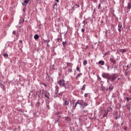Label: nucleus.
<instances>
[{
	"instance_id": "nucleus-1",
	"label": "nucleus",
	"mask_w": 131,
	"mask_h": 131,
	"mask_svg": "<svg viewBox=\"0 0 131 131\" xmlns=\"http://www.w3.org/2000/svg\"><path fill=\"white\" fill-rule=\"evenodd\" d=\"M73 108H72V110H75V108H76L77 105H80V108H81V109H84V107L83 105L82 102V100L80 101L78 100L77 102H76V103L74 104V102H73Z\"/></svg>"
},
{
	"instance_id": "nucleus-2",
	"label": "nucleus",
	"mask_w": 131,
	"mask_h": 131,
	"mask_svg": "<svg viewBox=\"0 0 131 131\" xmlns=\"http://www.w3.org/2000/svg\"><path fill=\"white\" fill-rule=\"evenodd\" d=\"M57 83L59 84V86H62L66 89V84L65 83V80L64 79H61L57 81Z\"/></svg>"
},
{
	"instance_id": "nucleus-3",
	"label": "nucleus",
	"mask_w": 131,
	"mask_h": 131,
	"mask_svg": "<svg viewBox=\"0 0 131 131\" xmlns=\"http://www.w3.org/2000/svg\"><path fill=\"white\" fill-rule=\"evenodd\" d=\"M102 76L103 78H107V79H109V80H111V75L108 73H103L102 74Z\"/></svg>"
},
{
	"instance_id": "nucleus-4",
	"label": "nucleus",
	"mask_w": 131,
	"mask_h": 131,
	"mask_svg": "<svg viewBox=\"0 0 131 131\" xmlns=\"http://www.w3.org/2000/svg\"><path fill=\"white\" fill-rule=\"evenodd\" d=\"M116 78H117V75L116 74H113V75L111 76V81H114V80H115V79H116Z\"/></svg>"
},
{
	"instance_id": "nucleus-5",
	"label": "nucleus",
	"mask_w": 131,
	"mask_h": 131,
	"mask_svg": "<svg viewBox=\"0 0 131 131\" xmlns=\"http://www.w3.org/2000/svg\"><path fill=\"white\" fill-rule=\"evenodd\" d=\"M29 0H25L24 3H22L23 6H27V4H28Z\"/></svg>"
},
{
	"instance_id": "nucleus-6",
	"label": "nucleus",
	"mask_w": 131,
	"mask_h": 131,
	"mask_svg": "<svg viewBox=\"0 0 131 131\" xmlns=\"http://www.w3.org/2000/svg\"><path fill=\"white\" fill-rule=\"evenodd\" d=\"M110 62H111V63H113V64H116V61L115 60V59L112 58H111L110 59Z\"/></svg>"
},
{
	"instance_id": "nucleus-7",
	"label": "nucleus",
	"mask_w": 131,
	"mask_h": 131,
	"mask_svg": "<svg viewBox=\"0 0 131 131\" xmlns=\"http://www.w3.org/2000/svg\"><path fill=\"white\" fill-rule=\"evenodd\" d=\"M131 8V3H129L127 5V11L128 12H129Z\"/></svg>"
},
{
	"instance_id": "nucleus-8",
	"label": "nucleus",
	"mask_w": 131,
	"mask_h": 131,
	"mask_svg": "<svg viewBox=\"0 0 131 131\" xmlns=\"http://www.w3.org/2000/svg\"><path fill=\"white\" fill-rule=\"evenodd\" d=\"M3 56L4 58L7 59V58H9V54H8L7 53H5L3 54Z\"/></svg>"
},
{
	"instance_id": "nucleus-9",
	"label": "nucleus",
	"mask_w": 131,
	"mask_h": 131,
	"mask_svg": "<svg viewBox=\"0 0 131 131\" xmlns=\"http://www.w3.org/2000/svg\"><path fill=\"white\" fill-rule=\"evenodd\" d=\"M82 103L83 104V107H86L88 106V103L84 102V101L82 100Z\"/></svg>"
},
{
	"instance_id": "nucleus-10",
	"label": "nucleus",
	"mask_w": 131,
	"mask_h": 131,
	"mask_svg": "<svg viewBox=\"0 0 131 131\" xmlns=\"http://www.w3.org/2000/svg\"><path fill=\"white\" fill-rule=\"evenodd\" d=\"M73 64L71 63L68 62L67 63V67H70L71 68H72Z\"/></svg>"
},
{
	"instance_id": "nucleus-11",
	"label": "nucleus",
	"mask_w": 131,
	"mask_h": 131,
	"mask_svg": "<svg viewBox=\"0 0 131 131\" xmlns=\"http://www.w3.org/2000/svg\"><path fill=\"white\" fill-rule=\"evenodd\" d=\"M99 64H101V65L103 66L105 64V62L103 60L99 61L98 62Z\"/></svg>"
},
{
	"instance_id": "nucleus-12",
	"label": "nucleus",
	"mask_w": 131,
	"mask_h": 131,
	"mask_svg": "<svg viewBox=\"0 0 131 131\" xmlns=\"http://www.w3.org/2000/svg\"><path fill=\"white\" fill-rule=\"evenodd\" d=\"M34 38L35 39H38V38H39V36H38V35H37V34H36L34 35Z\"/></svg>"
},
{
	"instance_id": "nucleus-13",
	"label": "nucleus",
	"mask_w": 131,
	"mask_h": 131,
	"mask_svg": "<svg viewBox=\"0 0 131 131\" xmlns=\"http://www.w3.org/2000/svg\"><path fill=\"white\" fill-rule=\"evenodd\" d=\"M81 75H82V73H79L78 74L77 76L76 77V79H77L78 78V77H80V76H81Z\"/></svg>"
},
{
	"instance_id": "nucleus-14",
	"label": "nucleus",
	"mask_w": 131,
	"mask_h": 131,
	"mask_svg": "<svg viewBox=\"0 0 131 131\" xmlns=\"http://www.w3.org/2000/svg\"><path fill=\"white\" fill-rule=\"evenodd\" d=\"M66 121H70V120H71V118L69 117H67L66 118Z\"/></svg>"
},
{
	"instance_id": "nucleus-15",
	"label": "nucleus",
	"mask_w": 131,
	"mask_h": 131,
	"mask_svg": "<svg viewBox=\"0 0 131 131\" xmlns=\"http://www.w3.org/2000/svg\"><path fill=\"white\" fill-rule=\"evenodd\" d=\"M83 64L84 66H85L88 64V60H85L83 61Z\"/></svg>"
},
{
	"instance_id": "nucleus-16",
	"label": "nucleus",
	"mask_w": 131,
	"mask_h": 131,
	"mask_svg": "<svg viewBox=\"0 0 131 131\" xmlns=\"http://www.w3.org/2000/svg\"><path fill=\"white\" fill-rule=\"evenodd\" d=\"M120 52H121V53H125V52H126V49H121V50H120Z\"/></svg>"
},
{
	"instance_id": "nucleus-17",
	"label": "nucleus",
	"mask_w": 131,
	"mask_h": 131,
	"mask_svg": "<svg viewBox=\"0 0 131 131\" xmlns=\"http://www.w3.org/2000/svg\"><path fill=\"white\" fill-rule=\"evenodd\" d=\"M64 105L68 106V105H69V101H66L64 102Z\"/></svg>"
},
{
	"instance_id": "nucleus-18",
	"label": "nucleus",
	"mask_w": 131,
	"mask_h": 131,
	"mask_svg": "<svg viewBox=\"0 0 131 131\" xmlns=\"http://www.w3.org/2000/svg\"><path fill=\"white\" fill-rule=\"evenodd\" d=\"M122 28V25L119 24H118V28L119 29H121Z\"/></svg>"
},
{
	"instance_id": "nucleus-19",
	"label": "nucleus",
	"mask_w": 131,
	"mask_h": 131,
	"mask_svg": "<svg viewBox=\"0 0 131 131\" xmlns=\"http://www.w3.org/2000/svg\"><path fill=\"white\" fill-rule=\"evenodd\" d=\"M62 45H63V47H65V46H66V45H67V42H66V41H63Z\"/></svg>"
},
{
	"instance_id": "nucleus-20",
	"label": "nucleus",
	"mask_w": 131,
	"mask_h": 131,
	"mask_svg": "<svg viewBox=\"0 0 131 131\" xmlns=\"http://www.w3.org/2000/svg\"><path fill=\"white\" fill-rule=\"evenodd\" d=\"M108 89H109L110 91H112V90H113V86H110L108 87Z\"/></svg>"
},
{
	"instance_id": "nucleus-21",
	"label": "nucleus",
	"mask_w": 131,
	"mask_h": 131,
	"mask_svg": "<svg viewBox=\"0 0 131 131\" xmlns=\"http://www.w3.org/2000/svg\"><path fill=\"white\" fill-rule=\"evenodd\" d=\"M69 72H72V68H69Z\"/></svg>"
},
{
	"instance_id": "nucleus-22",
	"label": "nucleus",
	"mask_w": 131,
	"mask_h": 131,
	"mask_svg": "<svg viewBox=\"0 0 131 131\" xmlns=\"http://www.w3.org/2000/svg\"><path fill=\"white\" fill-rule=\"evenodd\" d=\"M89 93H86V94H85V95H84V97H85V98H88V97H89Z\"/></svg>"
},
{
	"instance_id": "nucleus-23",
	"label": "nucleus",
	"mask_w": 131,
	"mask_h": 131,
	"mask_svg": "<svg viewBox=\"0 0 131 131\" xmlns=\"http://www.w3.org/2000/svg\"><path fill=\"white\" fill-rule=\"evenodd\" d=\"M126 99L127 100V102H128V101H129V100H131V98H129V97H126Z\"/></svg>"
},
{
	"instance_id": "nucleus-24",
	"label": "nucleus",
	"mask_w": 131,
	"mask_h": 131,
	"mask_svg": "<svg viewBox=\"0 0 131 131\" xmlns=\"http://www.w3.org/2000/svg\"><path fill=\"white\" fill-rule=\"evenodd\" d=\"M76 70L77 71H79V72H80V69L78 67L76 68Z\"/></svg>"
},
{
	"instance_id": "nucleus-25",
	"label": "nucleus",
	"mask_w": 131,
	"mask_h": 131,
	"mask_svg": "<svg viewBox=\"0 0 131 131\" xmlns=\"http://www.w3.org/2000/svg\"><path fill=\"white\" fill-rule=\"evenodd\" d=\"M108 115V113H106L103 115V117H106V116Z\"/></svg>"
},
{
	"instance_id": "nucleus-26",
	"label": "nucleus",
	"mask_w": 131,
	"mask_h": 131,
	"mask_svg": "<svg viewBox=\"0 0 131 131\" xmlns=\"http://www.w3.org/2000/svg\"><path fill=\"white\" fill-rule=\"evenodd\" d=\"M110 52H107L104 54V56H107V55H108V54H110Z\"/></svg>"
},
{
	"instance_id": "nucleus-27",
	"label": "nucleus",
	"mask_w": 131,
	"mask_h": 131,
	"mask_svg": "<svg viewBox=\"0 0 131 131\" xmlns=\"http://www.w3.org/2000/svg\"><path fill=\"white\" fill-rule=\"evenodd\" d=\"M81 90H83V91H84V90H85V85H83Z\"/></svg>"
},
{
	"instance_id": "nucleus-28",
	"label": "nucleus",
	"mask_w": 131,
	"mask_h": 131,
	"mask_svg": "<svg viewBox=\"0 0 131 131\" xmlns=\"http://www.w3.org/2000/svg\"><path fill=\"white\" fill-rule=\"evenodd\" d=\"M124 130H126L127 129V126H125L124 127Z\"/></svg>"
},
{
	"instance_id": "nucleus-29",
	"label": "nucleus",
	"mask_w": 131,
	"mask_h": 131,
	"mask_svg": "<svg viewBox=\"0 0 131 131\" xmlns=\"http://www.w3.org/2000/svg\"><path fill=\"white\" fill-rule=\"evenodd\" d=\"M81 31L82 32H84V31H85V30H84V29H82L81 30Z\"/></svg>"
},
{
	"instance_id": "nucleus-30",
	"label": "nucleus",
	"mask_w": 131,
	"mask_h": 131,
	"mask_svg": "<svg viewBox=\"0 0 131 131\" xmlns=\"http://www.w3.org/2000/svg\"><path fill=\"white\" fill-rule=\"evenodd\" d=\"M83 112H84L85 113H88V110H84L83 111Z\"/></svg>"
},
{
	"instance_id": "nucleus-31",
	"label": "nucleus",
	"mask_w": 131,
	"mask_h": 131,
	"mask_svg": "<svg viewBox=\"0 0 131 131\" xmlns=\"http://www.w3.org/2000/svg\"><path fill=\"white\" fill-rule=\"evenodd\" d=\"M101 79H102V78H101V77H98V80H101Z\"/></svg>"
},
{
	"instance_id": "nucleus-32",
	"label": "nucleus",
	"mask_w": 131,
	"mask_h": 131,
	"mask_svg": "<svg viewBox=\"0 0 131 131\" xmlns=\"http://www.w3.org/2000/svg\"><path fill=\"white\" fill-rule=\"evenodd\" d=\"M13 34H16V31H13V32H12Z\"/></svg>"
},
{
	"instance_id": "nucleus-33",
	"label": "nucleus",
	"mask_w": 131,
	"mask_h": 131,
	"mask_svg": "<svg viewBox=\"0 0 131 131\" xmlns=\"http://www.w3.org/2000/svg\"><path fill=\"white\" fill-rule=\"evenodd\" d=\"M76 6H77V8H79V7H80L79 5L76 4Z\"/></svg>"
},
{
	"instance_id": "nucleus-34",
	"label": "nucleus",
	"mask_w": 131,
	"mask_h": 131,
	"mask_svg": "<svg viewBox=\"0 0 131 131\" xmlns=\"http://www.w3.org/2000/svg\"><path fill=\"white\" fill-rule=\"evenodd\" d=\"M118 31L119 32H121V29H118Z\"/></svg>"
},
{
	"instance_id": "nucleus-35",
	"label": "nucleus",
	"mask_w": 131,
	"mask_h": 131,
	"mask_svg": "<svg viewBox=\"0 0 131 131\" xmlns=\"http://www.w3.org/2000/svg\"><path fill=\"white\" fill-rule=\"evenodd\" d=\"M101 7V5L99 4L98 9H100V7Z\"/></svg>"
},
{
	"instance_id": "nucleus-36",
	"label": "nucleus",
	"mask_w": 131,
	"mask_h": 131,
	"mask_svg": "<svg viewBox=\"0 0 131 131\" xmlns=\"http://www.w3.org/2000/svg\"><path fill=\"white\" fill-rule=\"evenodd\" d=\"M43 85H44V86H47V85L46 83H43Z\"/></svg>"
},
{
	"instance_id": "nucleus-37",
	"label": "nucleus",
	"mask_w": 131,
	"mask_h": 131,
	"mask_svg": "<svg viewBox=\"0 0 131 131\" xmlns=\"http://www.w3.org/2000/svg\"><path fill=\"white\" fill-rule=\"evenodd\" d=\"M56 1V3H59V0H55Z\"/></svg>"
},
{
	"instance_id": "nucleus-38",
	"label": "nucleus",
	"mask_w": 131,
	"mask_h": 131,
	"mask_svg": "<svg viewBox=\"0 0 131 131\" xmlns=\"http://www.w3.org/2000/svg\"><path fill=\"white\" fill-rule=\"evenodd\" d=\"M19 42H20V43H22V40H19Z\"/></svg>"
},
{
	"instance_id": "nucleus-39",
	"label": "nucleus",
	"mask_w": 131,
	"mask_h": 131,
	"mask_svg": "<svg viewBox=\"0 0 131 131\" xmlns=\"http://www.w3.org/2000/svg\"><path fill=\"white\" fill-rule=\"evenodd\" d=\"M45 97H46V98H49V97L47 96V95H45Z\"/></svg>"
},
{
	"instance_id": "nucleus-40",
	"label": "nucleus",
	"mask_w": 131,
	"mask_h": 131,
	"mask_svg": "<svg viewBox=\"0 0 131 131\" xmlns=\"http://www.w3.org/2000/svg\"><path fill=\"white\" fill-rule=\"evenodd\" d=\"M118 80H119V78H118Z\"/></svg>"
},
{
	"instance_id": "nucleus-41",
	"label": "nucleus",
	"mask_w": 131,
	"mask_h": 131,
	"mask_svg": "<svg viewBox=\"0 0 131 131\" xmlns=\"http://www.w3.org/2000/svg\"><path fill=\"white\" fill-rule=\"evenodd\" d=\"M58 40H60V39H58Z\"/></svg>"
}]
</instances>
